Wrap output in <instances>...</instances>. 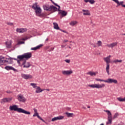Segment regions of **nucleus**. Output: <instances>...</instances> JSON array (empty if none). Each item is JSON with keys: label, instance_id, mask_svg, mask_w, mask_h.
I'll return each mask as SVG.
<instances>
[{"label": "nucleus", "instance_id": "37998d69", "mask_svg": "<svg viewBox=\"0 0 125 125\" xmlns=\"http://www.w3.org/2000/svg\"><path fill=\"white\" fill-rule=\"evenodd\" d=\"M65 62H66V63H69L71 61V60H65Z\"/></svg>", "mask_w": 125, "mask_h": 125}, {"label": "nucleus", "instance_id": "8fccbe9b", "mask_svg": "<svg viewBox=\"0 0 125 125\" xmlns=\"http://www.w3.org/2000/svg\"><path fill=\"white\" fill-rule=\"evenodd\" d=\"M27 40H28V39H27V38H23L22 39V41H27Z\"/></svg>", "mask_w": 125, "mask_h": 125}, {"label": "nucleus", "instance_id": "f8f14e48", "mask_svg": "<svg viewBox=\"0 0 125 125\" xmlns=\"http://www.w3.org/2000/svg\"><path fill=\"white\" fill-rule=\"evenodd\" d=\"M22 65H23V68H29L31 66V63L30 62L26 63V60H24L23 61Z\"/></svg>", "mask_w": 125, "mask_h": 125}, {"label": "nucleus", "instance_id": "1a4fd4ad", "mask_svg": "<svg viewBox=\"0 0 125 125\" xmlns=\"http://www.w3.org/2000/svg\"><path fill=\"white\" fill-rule=\"evenodd\" d=\"M21 77L23 79H25V80H29V79H32L33 76L30 74H21Z\"/></svg>", "mask_w": 125, "mask_h": 125}, {"label": "nucleus", "instance_id": "3c124183", "mask_svg": "<svg viewBox=\"0 0 125 125\" xmlns=\"http://www.w3.org/2000/svg\"><path fill=\"white\" fill-rule=\"evenodd\" d=\"M68 42V40H64L63 41V42Z\"/></svg>", "mask_w": 125, "mask_h": 125}, {"label": "nucleus", "instance_id": "e2e57ef3", "mask_svg": "<svg viewBox=\"0 0 125 125\" xmlns=\"http://www.w3.org/2000/svg\"><path fill=\"white\" fill-rule=\"evenodd\" d=\"M83 109H86V108H85V107H83Z\"/></svg>", "mask_w": 125, "mask_h": 125}, {"label": "nucleus", "instance_id": "5fc2aeb1", "mask_svg": "<svg viewBox=\"0 0 125 125\" xmlns=\"http://www.w3.org/2000/svg\"><path fill=\"white\" fill-rule=\"evenodd\" d=\"M46 90H47V91H49V89H46Z\"/></svg>", "mask_w": 125, "mask_h": 125}, {"label": "nucleus", "instance_id": "f704fd0d", "mask_svg": "<svg viewBox=\"0 0 125 125\" xmlns=\"http://www.w3.org/2000/svg\"><path fill=\"white\" fill-rule=\"evenodd\" d=\"M87 74L90 75V76H96V73L95 72H91V71L88 72Z\"/></svg>", "mask_w": 125, "mask_h": 125}, {"label": "nucleus", "instance_id": "4be33fe9", "mask_svg": "<svg viewBox=\"0 0 125 125\" xmlns=\"http://www.w3.org/2000/svg\"><path fill=\"white\" fill-rule=\"evenodd\" d=\"M77 24H78V21H71L69 23V25H70V26H72L73 27V26H75V25H77Z\"/></svg>", "mask_w": 125, "mask_h": 125}, {"label": "nucleus", "instance_id": "ddd939ff", "mask_svg": "<svg viewBox=\"0 0 125 125\" xmlns=\"http://www.w3.org/2000/svg\"><path fill=\"white\" fill-rule=\"evenodd\" d=\"M4 69H5V70H7V71H9V70H12L13 71H14V72H18V71L17 70V69L14 68L12 66H6L4 67Z\"/></svg>", "mask_w": 125, "mask_h": 125}, {"label": "nucleus", "instance_id": "393cba45", "mask_svg": "<svg viewBox=\"0 0 125 125\" xmlns=\"http://www.w3.org/2000/svg\"><path fill=\"white\" fill-rule=\"evenodd\" d=\"M51 1L52 3H53V4H54V5L59 7V8H57V10H58L59 11H61V10L60 9L61 7L60 5H59L58 4L54 2V1H53V0H51Z\"/></svg>", "mask_w": 125, "mask_h": 125}, {"label": "nucleus", "instance_id": "c85d7f7f", "mask_svg": "<svg viewBox=\"0 0 125 125\" xmlns=\"http://www.w3.org/2000/svg\"><path fill=\"white\" fill-rule=\"evenodd\" d=\"M24 55H19L17 56V59H19V60H21V61H22V60H23V59H24Z\"/></svg>", "mask_w": 125, "mask_h": 125}, {"label": "nucleus", "instance_id": "49530a36", "mask_svg": "<svg viewBox=\"0 0 125 125\" xmlns=\"http://www.w3.org/2000/svg\"><path fill=\"white\" fill-rule=\"evenodd\" d=\"M17 61V63H18V64H20V61H21L20 60L18 59Z\"/></svg>", "mask_w": 125, "mask_h": 125}, {"label": "nucleus", "instance_id": "603ef678", "mask_svg": "<svg viewBox=\"0 0 125 125\" xmlns=\"http://www.w3.org/2000/svg\"><path fill=\"white\" fill-rule=\"evenodd\" d=\"M12 59L13 60H16L17 61V60L18 59H16V58H12Z\"/></svg>", "mask_w": 125, "mask_h": 125}, {"label": "nucleus", "instance_id": "72a5a7b5", "mask_svg": "<svg viewBox=\"0 0 125 125\" xmlns=\"http://www.w3.org/2000/svg\"><path fill=\"white\" fill-rule=\"evenodd\" d=\"M30 85L33 87V88H37L39 86H37V84L34 83H31Z\"/></svg>", "mask_w": 125, "mask_h": 125}, {"label": "nucleus", "instance_id": "423d86ee", "mask_svg": "<svg viewBox=\"0 0 125 125\" xmlns=\"http://www.w3.org/2000/svg\"><path fill=\"white\" fill-rule=\"evenodd\" d=\"M89 86L90 87H92V88H102V87H104L105 86V84H91L89 85Z\"/></svg>", "mask_w": 125, "mask_h": 125}, {"label": "nucleus", "instance_id": "c756f323", "mask_svg": "<svg viewBox=\"0 0 125 125\" xmlns=\"http://www.w3.org/2000/svg\"><path fill=\"white\" fill-rule=\"evenodd\" d=\"M122 62H123V60H115L113 61V63H115V64H117V63H122Z\"/></svg>", "mask_w": 125, "mask_h": 125}, {"label": "nucleus", "instance_id": "bf43d9fd", "mask_svg": "<svg viewBox=\"0 0 125 125\" xmlns=\"http://www.w3.org/2000/svg\"><path fill=\"white\" fill-rule=\"evenodd\" d=\"M87 108H90V106H88V107H87Z\"/></svg>", "mask_w": 125, "mask_h": 125}, {"label": "nucleus", "instance_id": "6ab92c4d", "mask_svg": "<svg viewBox=\"0 0 125 125\" xmlns=\"http://www.w3.org/2000/svg\"><path fill=\"white\" fill-rule=\"evenodd\" d=\"M117 44H118V43L115 42L110 43L109 44H107V46L108 47H111V48H113V47H114V46H116V45H117Z\"/></svg>", "mask_w": 125, "mask_h": 125}, {"label": "nucleus", "instance_id": "20e7f679", "mask_svg": "<svg viewBox=\"0 0 125 125\" xmlns=\"http://www.w3.org/2000/svg\"><path fill=\"white\" fill-rule=\"evenodd\" d=\"M104 60L106 62V67L105 68L106 72L107 74V75H110V64H109L110 63V60L109 57L104 58Z\"/></svg>", "mask_w": 125, "mask_h": 125}, {"label": "nucleus", "instance_id": "774afa93", "mask_svg": "<svg viewBox=\"0 0 125 125\" xmlns=\"http://www.w3.org/2000/svg\"><path fill=\"white\" fill-rule=\"evenodd\" d=\"M51 1V0H50Z\"/></svg>", "mask_w": 125, "mask_h": 125}, {"label": "nucleus", "instance_id": "b1692460", "mask_svg": "<svg viewBox=\"0 0 125 125\" xmlns=\"http://www.w3.org/2000/svg\"><path fill=\"white\" fill-rule=\"evenodd\" d=\"M39 6L38 5V3H33L32 6V8L34 10L37 9L39 7Z\"/></svg>", "mask_w": 125, "mask_h": 125}, {"label": "nucleus", "instance_id": "4468645a", "mask_svg": "<svg viewBox=\"0 0 125 125\" xmlns=\"http://www.w3.org/2000/svg\"><path fill=\"white\" fill-rule=\"evenodd\" d=\"M113 1H114L115 3L118 4V6L122 5V7L125 8V5H124V1H119V0H112Z\"/></svg>", "mask_w": 125, "mask_h": 125}, {"label": "nucleus", "instance_id": "bb28decb", "mask_svg": "<svg viewBox=\"0 0 125 125\" xmlns=\"http://www.w3.org/2000/svg\"><path fill=\"white\" fill-rule=\"evenodd\" d=\"M53 25L54 29H55L56 30H60V28H59V26H58V24H57V23L54 22Z\"/></svg>", "mask_w": 125, "mask_h": 125}, {"label": "nucleus", "instance_id": "5701e85b", "mask_svg": "<svg viewBox=\"0 0 125 125\" xmlns=\"http://www.w3.org/2000/svg\"><path fill=\"white\" fill-rule=\"evenodd\" d=\"M42 91H43V89L42 90L40 86L36 88V93H40V92H42Z\"/></svg>", "mask_w": 125, "mask_h": 125}, {"label": "nucleus", "instance_id": "58836bf2", "mask_svg": "<svg viewBox=\"0 0 125 125\" xmlns=\"http://www.w3.org/2000/svg\"><path fill=\"white\" fill-rule=\"evenodd\" d=\"M89 2L91 3V4H93L95 1L94 0H89Z\"/></svg>", "mask_w": 125, "mask_h": 125}, {"label": "nucleus", "instance_id": "ea45409f", "mask_svg": "<svg viewBox=\"0 0 125 125\" xmlns=\"http://www.w3.org/2000/svg\"><path fill=\"white\" fill-rule=\"evenodd\" d=\"M0 59L1 60H7V58H6L4 57H0ZM4 59H6V60H4Z\"/></svg>", "mask_w": 125, "mask_h": 125}, {"label": "nucleus", "instance_id": "cd10ccee", "mask_svg": "<svg viewBox=\"0 0 125 125\" xmlns=\"http://www.w3.org/2000/svg\"><path fill=\"white\" fill-rule=\"evenodd\" d=\"M4 63H8V61L7 60H3L0 59V65H3Z\"/></svg>", "mask_w": 125, "mask_h": 125}, {"label": "nucleus", "instance_id": "79ce46f5", "mask_svg": "<svg viewBox=\"0 0 125 125\" xmlns=\"http://www.w3.org/2000/svg\"><path fill=\"white\" fill-rule=\"evenodd\" d=\"M7 60H9L10 62H12L13 59L12 58H7Z\"/></svg>", "mask_w": 125, "mask_h": 125}, {"label": "nucleus", "instance_id": "aec40b11", "mask_svg": "<svg viewBox=\"0 0 125 125\" xmlns=\"http://www.w3.org/2000/svg\"><path fill=\"white\" fill-rule=\"evenodd\" d=\"M42 45H43L42 44H41L36 47L31 48V50H37V49H40V47H42Z\"/></svg>", "mask_w": 125, "mask_h": 125}, {"label": "nucleus", "instance_id": "13d9d810", "mask_svg": "<svg viewBox=\"0 0 125 125\" xmlns=\"http://www.w3.org/2000/svg\"><path fill=\"white\" fill-rule=\"evenodd\" d=\"M118 125H124L123 124H118Z\"/></svg>", "mask_w": 125, "mask_h": 125}, {"label": "nucleus", "instance_id": "9b49d317", "mask_svg": "<svg viewBox=\"0 0 125 125\" xmlns=\"http://www.w3.org/2000/svg\"><path fill=\"white\" fill-rule=\"evenodd\" d=\"M62 75H64L65 76H69L71 74H73V71L72 70H63L62 72Z\"/></svg>", "mask_w": 125, "mask_h": 125}, {"label": "nucleus", "instance_id": "6e6552de", "mask_svg": "<svg viewBox=\"0 0 125 125\" xmlns=\"http://www.w3.org/2000/svg\"><path fill=\"white\" fill-rule=\"evenodd\" d=\"M105 83H118V81L116 79L108 78L107 80H105Z\"/></svg>", "mask_w": 125, "mask_h": 125}, {"label": "nucleus", "instance_id": "473e14b6", "mask_svg": "<svg viewBox=\"0 0 125 125\" xmlns=\"http://www.w3.org/2000/svg\"><path fill=\"white\" fill-rule=\"evenodd\" d=\"M5 43H6V47L7 48H11V43H9L8 42H6Z\"/></svg>", "mask_w": 125, "mask_h": 125}, {"label": "nucleus", "instance_id": "09e8293b", "mask_svg": "<svg viewBox=\"0 0 125 125\" xmlns=\"http://www.w3.org/2000/svg\"><path fill=\"white\" fill-rule=\"evenodd\" d=\"M84 2H89V0H84Z\"/></svg>", "mask_w": 125, "mask_h": 125}, {"label": "nucleus", "instance_id": "2f4dec72", "mask_svg": "<svg viewBox=\"0 0 125 125\" xmlns=\"http://www.w3.org/2000/svg\"><path fill=\"white\" fill-rule=\"evenodd\" d=\"M117 100L120 102H124L125 101V97L124 98H122L121 97L117 98Z\"/></svg>", "mask_w": 125, "mask_h": 125}, {"label": "nucleus", "instance_id": "0e129e2a", "mask_svg": "<svg viewBox=\"0 0 125 125\" xmlns=\"http://www.w3.org/2000/svg\"><path fill=\"white\" fill-rule=\"evenodd\" d=\"M69 48H71V47H70V46H69Z\"/></svg>", "mask_w": 125, "mask_h": 125}, {"label": "nucleus", "instance_id": "052dcab7", "mask_svg": "<svg viewBox=\"0 0 125 125\" xmlns=\"http://www.w3.org/2000/svg\"><path fill=\"white\" fill-rule=\"evenodd\" d=\"M118 6H118V4H117V5L116 6V7H118Z\"/></svg>", "mask_w": 125, "mask_h": 125}, {"label": "nucleus", "instance_id": "de8ad7c7", "mask_svg": "<svg viewBox=\"0 0 125 125\" xmlns=\"http://www.w3.org/2000/svg\"><path fill=\"white\" fill-rule=\"evenodd\" d=\"M6 93H12V92H11V91H10V90H8V91H6Z\"/></svg>", "mask_w": 125, "mask_h": 125}, {"label": "nucleus", "instance_id": "a211bd4d", "mask_svg": "<svg viewBox=\"0 0 125 125\" xmlns=\"http://www.w3.org/2000/svg\"><path fill=\"white\" fill-rule=\"evenodd\" d=\"M33 117H37L39 120H41V121H42L43 123H46L45 121L39 115V113H34V115H33Z\"/></svg>", "mask_w": 125, "mask_h": 125}, {"label": "nucleus", "instance_id": "c03bdc74", "mask_svg": "<svg viewBox=\"0 0 125 125\" xmlns=\"http://www.w3.org/2000/svg\"><path fill=\"white\" fill-rule=\"evenodd\" d=\"M60 31H61L63 33H67V32L66 31H65V30H62V29H60Z\"/></svg>", "mask_w": 125, "mask_h": 125}, {"label": "nucleus", "instance_id": "6e6d98bb", "mask_svg": "<svg viewBox=\"0 0 125 125\" xmlns=\"http://www.w3.org/2000/svg\"><path fill=\"white\" fill-rule=\"evenodd\" d=\"M107 57H109V59H110V58L111 57V55H109V56Z\"/></svg>", "mask_w": 125, "mask_h": 125}, {"label": "nucleus", "instance_id": "4c0bfd02", "mask_svg": "<svg viewBox=\"0 0 125 125\" xmlns=\"http://www.w3.org/2000/svg\"><path fill=\"white\" fill-rule=\"evenodd\" d=\"M23 43H25V42L23 41H19L17 44V45H18L19 44H23Z\"/></svg>", "mask_w": 125, "mask_h": 125}, {"label": "nucleus", "instance_id": "0eeeda50", "mask_svg": "<svg viewBox=\"0 0 125 125\" xmlns=\"http://www.w3.org/2000/svg\"><path fill=\"white\" fill-rule=\"evenodd\" d=\"M18 97V100L20 102H22L23 103L26 102V99L25 98V97L22 95V94H19L17 96Z\"/></svg>", "mask_w": 125, "mask_h": 125}, {"label": "nucleus", "instance_id": "dca6fc26", "mask_svg": "<svg viewBox=\"0 0 125 125\" xmlns=\"http://www.w3.org/2000/svg\"><path fill=\"white\" fill-rule=\"evenodd\" d=\"M62 119H64V116H59L52 118L51 119V122H55V121H57L58 120H62Z\"/></svg>", "mask_w": 125, "mask_h": 125}, {"label": "nucleus", "instance_id": "c9c22d12", "mask_svg": "<svg viewBox=\"0 0 125 125\" xmlns=\"http://www.w3.org/2000/svg\"><path fill=\"white\" fill-rule=\"evenodd\" d=\"M97 44L98 46H102V42L101 41H98Z\"/></svg>", "mask_w": 125, "mask_h": 125}, {"label": "nucleus", "instance_id": "2eb2a0df", "mask_svg": "<svg viewBox=\"0 0 125 125\" xmlns=\"http://www.w3.org/2000/svg\"><path fill=\"white\" fill-rule=\"evenodd\" d=\"M23 56L25 59H30L32 57V53L28 52L23 54Z\"/></svg>", "mask_w": 125, "mask_h": 125}, {"label": "nucleus", "instance_id": "4d7b16f0", "mask_svg": "<svg viewBox=\"0 0 125 125\" xmlns=\"http://www.w3.org/2000/svg\"><path fill=\"white\" fill-rule=\"evenodd\" d=\"M65 46L63 45H62V47H64Z\"/></svg>", "mask_w": 125, "mask_h": 125}, {"label": "nucleus", "instance_id": "39448f33", "mask_svg": "<svg viewBox=\"0 0 125 125\" xmlns=\"http://www.w3.org/2000/svg\"><path fill=\"white\" fill-rule=\"evenodd\" d=\"M34 10L36 16H38L39 17H44V14H42V8H41L40 6Z\"/></svg>", "mask_w": 125, "mask_h": 125}, {"label": "nucleus", "instance_id": "f03ea898", "mask_svg": "<svg viewBox=\"0 0 125 125\" xmlns=\"http://www.w3.org/2000/svg\"><path fill=\"white\" fill-rule=\"evenodd\" d=\"M104 111L107 114V119H108V122H106V125H109V124H112V119L115 120V119H117V118L119 117V113H115L113 117H112V113L109 110H104Z\"/></svg>", "mask_w": 125, "mask_h": 125}, {"label": "nucleus", "instance_id": "864d4df0", "mask_svg": "<svg viewBox=\"0 0 125 125\" xmlns=\"http://www.w3.org/2000/svg\"><path fill=\"white\" fill-rule=\"evenodd\" d=\"M47 41H48V38H47V39L45 40V41H46V42H47Z\"/></svg>", "mask_w": 125, "mask_h": 125}, {"label": "nucleus", "instance_id": "680f3d73", "mask_svg": "<svg viewBox=\"0 0 125 125\" xmlns=\"http://www.w3.org/2000/svg\"><path fill=\"white\" fill-rule=\"evenodd\" d=\"M94 47H96V45H94Z\"/></svg>", "mask_w": 125, "mask_h": 125}, {"label": "nucleus", "instance_id": "338daca9", "mask_svg": "<svg viewBox=\"0 0 125 125\" xmlns=\"http://www.w3.org/2000/svg\"><path fill=\"white\" fill-rule=\"evenodd\" d=\"M124 36H125V34H124Z\"/></svg>", "mask_w": 125, "mask_h": 125}, {"label": "nucleus", "instance_id": "9d476101", "mask_svg": "<svg viewBox=\"0 0 125 125\" xmlns=\"http://www.w3.org/2000/svg\"><path fill=\"white\" fill-rule=\"evenodd\" d=\"M12 100V98H4L1 100L0 101V103L2 104L3 103H8V102H10Z\"/></svg>", "mask_w": 125, "mask_h": 125}, {"label": "nucleus", "instance_id": "e433bc0d", "mask_svg": "<svg viewBox=\"0 0 125 125\" xmlns=\"http://www.w3.org/2000/svg\"><path fill=\"white\" fill-rule=\"evenodd\" d=\"M96 81H97V82H104V83L106 81V80L99 79H96Z\"/></svg>", "mask_w": 125, "mask_h": 125}, {"label": "nucleus", "instance_id": "69168bd1", "mask_svg": "<svg viewBox=\"0 0 125 125\" xmlns=\"http://www.w3.org/2000/svg\"><path fill=\"white\" fill-rule=\"evenodd\" d=\"M61 18H62V17L61 16Z\"/></svg>", "mask_w": 125, "mask_h": 125}, {"label": "nucleus", "instance_id": "7ed1b4c3", "mask_svg": "<svg viewBox=\"0 0 125 125\" xmlns=\"http://www.w3.org/2000/svg\"><path fill=\"white\" fill-rule=\"evenodd\" d=\"M43 8L44 10L46 11H52V12L57 11V7L53 6V5L49 6L48 4H46L43 5Z\"/></svg>", "mask_w": 125, "mask_h": 125}, {"label": "nucleus", "instance_id": "f3484780", "mask_svg": "<svg viewBox=\"0 0 125 125\" xmlns=\"http://www.w3.org/2000/svg\"><path fill=\"white\" fill-rule=\"evenodd\" d=\"M16 31L18 33H25L27 31V28H17Z\"/></svg>", "mask_w": 125, "mask_h": 125}, {"label": "nucleus", "instance_id": "a878e982", "mask_svg": "<svg viewBox=\"0 0 125 125\" xmlns=\"http://www.w3.org/2000/svg\"><path fill=\"white\" fill-rule=\"evenodd\" d=\"M59 12V14H62V17L66 16L67 15V12L65 11H61Z\"/></svg>", "mask_w": 125, "mask_h": 125}, {"label": "nucleus", "instance_id": "a19ab883", "mask_svg": "<svg viewBox=\"0 0 125 125\" xmlns=\"http://www.w3.org/2000/svg\"><path fill=\"white\" fill-rule=\"evenodd\" d=\"M7 25H10V26H13V23L12 22H7Z\"/></svg>", "mask_w": 125, "mask_h": 125}, {"label": "nucleus", "instance_id": "7c9ffc66", "mask_svg": "<svg viewBox=\"0 0 125 125\" xmlns=\"http://www.w3.org/2000/svg\"><path fill=\"white\" fill-rule=\"evenodd\" d=\"M65 115H66V116H67V117H68V118H71V117H73V115H74V114L70 113L69 112H66Z\"/></svg>", "mask_w": 125, "mask_h": 125}, {"label": "nucleus", "instance_id": "f257e3e1", "mask_svg": "<svg viewBox=\"0 0 125 125\" xmlns=\"http://www.w3.org/2000/svg\"><path fill=\"white\" fill-rule=\"evenodd\" d=\"M9 109L10 111H17L18 113H22L23 114H25V115H31V112L26 111L22 108L18 107V105L16 104L10 105Z\"/></svg>", "mask_w": 125, "mask_h": 125}, {"label": "nucleus", "instance_id": "412c9836", "mask_svg": "<svg viewBox=\"0 0 125 125\" xmlns=\"http://www.w3.org/2000/svg\"><path fill=\"white\" fill-rule=\"evenodd\" d=\"M83 12H84L83 13V15H90V13L87 10H83Z\"/></svg>", "mask_w": 125, "mask_h": 125}, {"label": "nucleus", "instance_id": "a18cd8bd", "mask_svg": "<svg viewBox=\"0 0 125 125\" xmlns=\"http://www.w3.org/2000/svg\"><path fill=\"white\" fill-rule=\"evenodd\" d=\"M33 110H34V113H38V110H37V109L34 108Z\"/></svg>", "mask_w": 125, "mask_h": 125}]
</instances>
